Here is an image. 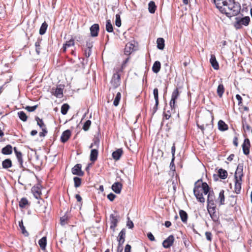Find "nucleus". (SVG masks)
I'll use <instances>...</instances> for the list:
<instances>
[{
  "instance_id": "052dcab7",
  "label": "nucleus",
  "mask_w": 252,
  "mask_h": 252,
  "mask_svg": "<svg viewBox=\"0 0 252 252\" xmlns=\"http://www.w3.org/2000/svg\"><path fill=\"white\" fill-rule=\"evenodd\" d=\"M205 236H206V239L207 240L209 241H212V233L210 232H205Z\"/></svg>"
},
{
  "instance_id": "e433bc0d",
  "label": "nucleus",
  "mask_w": 252,
  "mask_h": 252,
  "mask_svg": "<svg viewBox=\"0 0 252 252\" xmlns=\"http://www.w3.org/2000/svg\"><path fill=\"white\" fill-rule=\"evenodd\" d=\"M217 92L219 96L221 97L224 92V88L222 84H219Z\"/></svg>"
},
{
  "instance_id": "f3484780",
  "label": "nucleus",
  "mask_w": 252,
  "mask_h": 252,
  "mask_svg": "<svg viewBox=\"0 0 252 252\" xmlns=\"http://www.w3.org/2000/svg\"><path fill=\"white\" fill-rule=\"evenodd\" d=\"M12 146L8 144L1 149V152L3 155H9L12 153Z\"/></svg>"
},
{
  "instance_id": "a878e982",
  "label": "nucleus",
  "mask_w": 252,
  "mask_h": 252,
  "mask_svg": "<svg viewBox=\"0 0 252 252\" xmlns=\"http://www.w3.org/2000/svg\"><path fill=\"white\" fill-rule=\"evenodd\" d=\"M197 126H198V128H199L202 132L203 133H204V131L205 129H210L211 130H212V129L213 128V125L212 124H206L205 125H199L198 124H197Z\"/></svg>"
},
{
  "instance_id": "c756f323",
  "label": "nucleus",
  "mask_w": 252,
  "mask_h": 252,
  "mask_svg": "<svg viewBox=\"0 0 252 252\" xmlns=\"http://www.w3.org/2000/svg\"><path fill=\"white\" fill-rule=\"evenodd\" d=\"M53 94L58 98H62L63 96V90L62 88L57 87L54 92H53Z\"/></svg>"
},
{
  "instance_id": "c9c22d12",
  "label": "nucleus",
  "mask_w": 252,
  "mask_h": 252,
  "mask_svg": "<svg viewBox=\"0 0 252 252\" xmlns=\"http://www.w3.org/2000/svg\"><path fill=\"white\" fill-rule=\"evenodd\" d=\"M38 244L42 250H44L47 245V239L46 237H43L38 241Z\"/></svg>"
},
{
  "instance_id": "4468645a",
  "label": "nucleus",
  "mask_w": 252,
  "mask_h": 252,
  "mask_svg": "<svg viewBox=\"0 0 252 252\" xmlns=\"http://www.w3.org/2000/svg\"><path fill=\"white\" fill-rule=\"evenodd\" d=\"M99 30V26L97 24L93 25L90 28L91 35L93 37H96L98 35Z\"/></svg>"
},
{
  "instance_id": "2eb2a0df",
  "label": "nucleus",
  "mask_w": 252,
  "mask_h": 252,
  "mask_svg": "<svg viewBox=\"0 0 252 252\" xmlns=\"http://www.w3.org/2000/svg\"><path fill=\"white\" fill-rule=\"evenodd\" d=\"M71 136V131L69 129L64 131L61 136V141L64 143L66 142Z\"/></svg>"
},
{
  "instance_id": "f257e3e1",
  "label": "nucleus",
  "mask_w": 252,
  "mask_h": 252,
  "mask_svg": "<svg viewBox=\"0 0 252 252\" xmlns=\"http://www.w3.org/2000/svg\"><path fill=\"white\" fill-rule=\"evenodd\" d=\"M210 188L206 182H202V180L197 181L194 184L193 193L197 200L201 203L205 202V199L203 196V193L207 194Z\"/></svg>"
},
{
  "instance_id": "1a4fd4ad",
  "label": "nucleus",
  "mask_w": 252,
  "mask_h": 252,
  "mask_svg": "<svg viewBox=\"0 0 252 252\" xmlns=\"http://www.w3.org/2000/svg\"><path fill=\"white\" fill-rule=\"evenodd\" d=\"M82 165L81 164H76L71 169V172L73 175L79 176H82L84 173L81 170Z\"/></svg>"
},
{
  "instance_id": "6e6552de",
  "label": "nucleus",
  "mask_w": 252,
  "mask_h": 252,
  "mask_svg": "<svg viewBox=\"0 0 252 252\" xmlns=\"http://www.w3.org/2000/svg\"><path fill=\"white\" fill-rule=\"evenodd\" d=\"M208 198H207V207H216L214 203L215 195L213 190L210 191L208 192Z\"/></svg>"
},
{
  "instance_id": "7ed1b4c3",
  "label": "nucleus",
  "mask_w": 252,
  "mask_h": 252,
  "mask_svg": "<svg viewBox=\"0 0 252 252\" xmlns=\"http://www.w3.org/2000/svg\"><path fill=\"white\" fill-rule=\"evenodd\" d=\"M237 21L234 23V26L236 29H240L242 28V25L247 26L249 25L250 21V18L249 16H245L244 18L239 19L236 18Z\"/></svg>"
},
{
  "instance_id": "4be33fe9",
  "label": "nucleus",
  "mask_w": 252,
  "mask_h": 252,
  "mask_svg": "<svg viewBox=\"0 0 252 252\" xmlns=\"http://www.w3.org/2000/svg\"><path fill=\"white\" fill-rule=\"evenodd\" d=\"M123 154V150L122 149H118L112 153L113 158L116 160H119Z\"/></svg>"
},
{
  "instance_id": "b1692460",
  "label": "nucleus",
  "mask_w": 252,
  "mask_h": 252,
  "mask_svg": "<svg viewBox=\"0 0 252 252\" xmlns=\"http://www.w3.org/2000/svg\"><path fill=\"white\" fill-rule=\"evenodd\" d=\"M98 150L96 149H92L90 154V160L94 162L96 160L98 156Z\"/></svg>"
},
{
  "instance_id": "69168bd1",
  "label": "nucleus",
  "mask_w": 252,
  "mask_h": 252,
  "mask_svg": "<svg viewBox=\"0 0 252 252\" xmlns=\"http://www.w3.org/2000/svg\"><path fill=\"white\" fill-rule=\"evenodd\" d=\"M175 150H176L175 146V144H174L171 148L172 156V158H173V159H175Z\"/></svg>"
},
{
  "instance_id": "f704fd0d",
  "label": "nucleus",
  "mask_w": 252,
  "mask_h": 252,
  "mask_svg": "<svg viewBox=\"0 0 252 252\" xmlns=\"http://www.w3.org/2000/svg\"><path fill=\"white\" fill-rule=\"evenodd\" d=\"M32 192H33L34 196L36 199H38L40 197L41 194V191L40 190V189L38 187H33L32 188Z\"/></svg>"
},
{
  "instance_id": "473e14b6",
  "label": "nucleus",
  "mask_w": 252,
  "mask_h": 252,
  "mask_svg": "<svg viewBox=\"0 0 252 252\" xmlns=\"http://www.w3.org/2000/svg\"><path fill=\"white\" fill-rule=\"evenodd\" d=\"M218 175L220 178L225 179L227 177L228 174L225 170L220 168L218 171Z\"/></svg>"
},
{
  "instance_id": "864d4df0",
  "label": "nucleus",
  "mask_w": 252,
  "mask_h": 252,
  "mask_svg": "<svg viewBox=\"0 0 252 252\" xmlns=\"http://www.w3.org/2000/svg\"><path fill=\"white\" fill-rule=\"evenodd\" d=\"M242 126L244 130L249 131L250 130V126L247 123L246 120L242 121Z\"/></svg>"
},
{
  "instance_id": "bf43d9fd",
  "label": "nucleus",
  "mask_w": 252,
  "mask_h": 252,
  "mask_svg": "<svg viewBox=\"0 0 252 252\" xmlns=\"http://www.w3.org/2000/svg\"><path fill=\"white\" fill-rule=\"evenodd\" d=\"M74 40L70 39L69 41H66V42L64 44L66 46H67V47H69L71 46L74 45Z\"/></svg>"
},
{
  "instance_id": "6ab92c4d",
  "label": "nucleus",
  "mask_w": 252,
  "mask_h": 252,
  "mask_svg": "<svg viewBox=\"0 0 252 252\" xmlns=\"http://www.w3.org/2000/svg\"><path fill=\"white\" fill-rule=\"evenodd\" d=\"M126 237V229L123 228L119 233V236L118 237V241L119 242V244H123Z\"/></svg>"
},
{
  "instance_id": "5701e85b",
  "label": "nucleus",
  "mask_w": 252,
  "mask_h": 252,
  "mask_svg": "<svg viewBox=\"0 0 252 252\" xmlns=\"http://www.w3.org/2000/svg\"><path fill=\"white\" fill-rule=\"evenodd\" d=\"M19 206L21 208H25L29 206V203L28 199L25 197H23L19 202Z\"/></svg>"
},
{
  "instance_id": "bb28decb",
  "label": "nucleus",
  "mask_w": 252,
  "mask_h": 252,
  "mask_svg": "<svg viewBox=\"0 0 252 252\" xmlns=\"http://www.w3.org/2000/svg\"><path fill=\"white\" fill-rule=\"evenodd\" d=\"M160 67V63L159 61H156L152 66V70L154 73H157L159 71Z\"/></svg>"
},
{
  "instance_id": "dca6fc26",
  "label": "nucleus",
  "mask_w": 252,
  "mask_h": 252,
  "mask_svg": "<svg viewBox=\"0 0 252 252\" xmlns=\"http://www.w3.org/2000/svg\"><path fill=\"white\" fill-rule=\"evenodd\" d=\"M123 185L120 182H115L112 186V190L117 194L121 192L122 189Z\"/></svg>"
},
{
  "instance_id": "a19ab883",
  "label": "nucleus",
  "mask_w": 252,
  "mask_h": 252,
  "mask_svg": "<svg viewBox=\"0 0 252 252\" xmlns=\"http://www.w3.org/2000/svg\"><path fill=\"white\" fill-rule=\"evenodd\" d=\"M35 120L37 122V125L41 128H46V125L44 123L42 119H40L38 117L36 116L35 117Z\"/></svg>"
},
{
  "instance_id": "0e129e2a",
  "label": "nucleus",
  "mask_w": 252,
  "mask_h": 252,
  "mask_svg": "<svg viewBox=\"0 0 252 252\" xmlns=\"http://www.w3.org/2000/svg\"><path fill=\"white\" fill-rule=\"evenodd\" d=\"M236 98L238 101V104L239 105H241V104L242 103V97L239 94H237L236 95Z\"/></svg>"
},
{
  "instance_id": "8fccbe9b",
  "label": "nucleus",
  "mask_w": 252,
  "mask_h": 252,
  "mask_svg": "<svg viewBox=\"0 0 252 252\" xmlns=\"http://www.w3.org/2000/svg\"><path fill=\"white\" fill-rule=\"evenodd\" d=\"M153 94L154 96V98L155 99V101H157V103L158 104V89L157 88H155L154 89Z\"/></svg>"
},
{
  "instance_id": "c85d7f7f",
  "label": "nucleus",
  "mask_w": 252,
  "mask_h": 252,
  "mask_svg": "<svg viewBox=\"0 0 252 252\" xmlns=\"http://www.w3.org/2000/svg\"><path fill=\"white\" fill-rule=\"evenodd\" d=\"M179 215L182 221L184 223H186L188 218V215L187 213L185 211L180 210L179 211Z\"/></svg>"
},
{
  "instance_id": "9b49d317",
  "label": "nucleus",
  "mask_w": 252,
  "mask_h": 252,
  "mask_svg": "<svg viewBox=\"0 0 252 252\" xmlns=\"http://www.w3.org/2000/svg\"><path fill=\"white\" fill-rule=\"evenodd\" d=\"M174 241V237L173 235H171L163 241L162 246L165 248H169L173 245Z\"/></svg>"
},
{
  "instance_id": "423d86ee",
  "label": "nucleus",
  "mask_w": 252,
  "mask_h": 252,
  "mask_svg": "<svg viewBox=\"0 0 252 252\" xmlns=\"http://www.w3.org/2000/svg\"><path fill=\"white\" fill-rule=\"evenodd\" d=\"M179 95V92L178 88H176L172 92V96H171V99L170 102V105L172 109L175 108L176 100L178 98Z\"/></svg>"
},
{
  "instance_id": "393cba45",
  "label": "nucleus",
  "mask_w": 252,
  "mask_h": 252,
  "mask_svg": "<svg viewBox=\"0 0 252 252\" xmlns=\"http://www.w3.org/2000/svg\"><path fill=\"white\" fill-rule=\"evenodd\" d=\"M218 128L220 131H225L228 129V126L222 120H220L218 122Z\"/></svg>"
},
{
  "instance_id": "37998d69",
  "label": "nucleus",
  "mask_w": 252,
  "mask_h": 252,
  "mask_svg": "<svg viewBox=\"0 0 252 252\" xmlns=\"http://www.w3.org/2000/svg\"><path fill=\"white\" fill-rule=\"evenodd\" d=\"M69 108V106L66 103L63 104L61 107V113L63 115H65Z\"/></svg>"
},
{
  "instance_id": "aec40b11",
  "label": "nucleus",
  "mask_w": 252,
  "mask_h": 252,
  "mask_svg": "<svg viewBox=\"0 0 252 252\" xmlns=\"http://www.w3.org/2000/svg\"><path fill=\"white\" fill-rule=\"evenodd\" d=\"M134 46L130 43L126 44L125 48V54L126 55L130 54L134 50Z\"/></svg>"
},
{
  "instance_id": "ea45409f",
  "label": "nucleus",
  "mask_w": 252,
  "mask_h": 252,
  "mask_svg": "<svg viewBox=\"0 0 252 252\" xmlns=\"http://www.w3.org/2000/svg\"><path fill=\"white\" fill-rule=\"evenodd\" d=\"M48 24L46 22L43 23L39 29V34L41 35L44 34L47 30Z\"/></svg>"
},
{
  "instance_id": "a18cd8bd",
  "label": "nucleus",
  "mask_w": 252,
  "mask_h": 252,
  "mask_svg": "<svg viewBox=\"0 0 252 252\" xmlns=\"http://www.w3.org/2000/svg\"><path fill=\"white\" fill-rule=\"evenodd\" d=\"M121 93L120 92L117 93V94L115 97L114 102H113L114 105H115V106H117L119 105L120 100L121 99Z\"/></svg>"
},
{
  "instance_id": "e2e57ef3",
  "label": "nucleus",
  "mask_w": 252,
  "mask_h": 252,
  "mask_svg": "<svg viewBox=\"0 0 252 252\" xmlns=\"http://www.w3.org/2000/svg\"><path fill=\"white\" fill-rule=\"evenodd\" d=\"M128 221L127 222V223H126V226L129 228H132L134 226V224H133V223L132 221L130 220H129V219L128 218Z\"/></svg>"
},
{
  "instance_id": "39448f33",
  "label": "nucleus",
  "mask_w": 252,
  "mask_h": 252,
  "mask_svg": "<svg viewBox=\"0 0 252 252\" xmlns=\"http://www.w3.org/2000/svg\"><path fill=\"white\" fill-rule=\"evenodd\" d=\"M216 206L207 207V210L210 215V217L212 220L215 222H217L219 220V216L216 212Z\"/></svg>"
},
{
  "instance_id": "49530a36",
  "label": "nucleus",
  "mask_w": 252,
  "mask_h": 252,
  "mask_svg": "<svg viewBox=\"0 0 252 252\" xmlns=\"http://www.w3.org/2000/svg\"><path fill=\"white\" fill-rule=\"evenodd\" d=\"M224 191L223 190H220V191L219 193V198L220 200V204H221V205H223L224 204L225 198H224Z\"/></svg>"
},
{
  "instance_id": "f8f14e48",
  "label": "nucleus",
  "mask_w": 252,
  "mask_h": 252,
  "mask_svg": "<svg viewBox=\"0 0 252 252\" xmlns=\"http://www.w3.org/2000/svg\"><path fill=\"white\" fill-rule=\"evenodd\" d=\"M250 141L249 139L246 138L244 140V142L242 144V149L243 153L245 155H248L250 153Z\"/></svg>"
},
{
  "instance_id": "7c9ffc66",
  "label": "nucleus",
  "mask_w": 252,
  "mask_h": 252,
  "mask_svg": "<svg viewBox=\"0 0 252 252\" xmlns=\"http://www.w3.org/2000/svg\"><path fill=\"white\" fill-rule=\"evenodd\" d=\"M157 6L153 1H150L148 4V9L150 13L153 14L155 12Z\"/></svg>"
},
{
  "instance_id": "c03bdc74",
  "label": "nucleus",
  "mask_w": 252,
  "mask_h": 252,
  "mask_svg": "<svg viewBox=\"0 0 252 252\" xmlns=\"http://www.w3.org/2000/svg\"><path fill=\"white\" fill-rule=\"evenodd\" d=\"M19 226L22 230V233L26 236H28L29 233L26 230L22 220H21L19 222Z\"/></svg>"
},
{
  "instance_id": "412c9836",
  "label": "nucleus",
  "mask_w": 252,
  "mask_h": 252,
  "mask_svg": "<svg viewBox=\"0 0 252 252\" xmlns=\"http://www.w3.org/2000/svg\"><path fill=\"white\" fill-rule=\"evenodd\" d=\"M235 187H234V191L235 193L237 194H239L240 193L241 189V181L242 180L239 179H235Z\"/></svg>"
},
{
  "instance_id": "de8ad7c7",
  "label": "nucleus",
  "mask_w": 252,
  "mask_h": 252,
  "mask_svg": "<svg viewBox=\"0 0 252 252\" xmlns=\"http://www.w3.org/2000/svg\"><path fill=\"white\" fill-rule=\"evenodd\" d=\"M73 181L74 182V187L78 188L80 186L81 184V179L78 177H74L73 178Z\"/></svg>"
},
{
  "instance_id": "338daca9",
  "label": "nucleus",
  "mask_w": 252,
  "mask_h": 252,
  "mask_svg": "<svg viewBox=\"0 0 252 252\" xmlns=\"http://www.w3.org/2000/svg\"><path fill=\"white\" fill-rule=\"evenodd\" d=\"M131 246L129 244L126 245L125 248V252H130Z\"/></svg>"
},
{
  "instance_id": "680f3d73",
  "label": "nucleus",
  "mask_w": 252,
  "mask_h": 252,
  "mask_svg": "<svg viewBox=\"0 0 252 252\" xmlns=\"http://www.w3.org/2000/svg\"><path fill=\"white\" fill-rule=\"evenodd\" d=\"M147 237L150 241H155V238L151 232H148L147 233Z\"/></svg>"
},
{
  "instance_id": "58836bf2",
  "label": "nucleus",
  "mask_w": 252,
  "mask_h": 252,
  "mask_svg": "<svg viewBox=\"0 0 252 252\" xmlns=\"http://www.w3.org/2000/svg\"><path fill=\"white\" fill-rule=\"evenodd\" d=\"M42 41L41 38H38L37 40L35 43V51L37 55H39L40 53V44Z\"/></svg>"
},
{
  "instance_id": "ddd939ff",
  "label": "nucleus",
  "mask_w": 252,
  "mask_h": 252,
  "mask_svg": "<svg viewBox=\"0 0 252 252\" xmlns=\"http://www.w3.org/2000/svg\"><path fill=\"white\" fill-rule=\"evenodd\" d=\"M228 0H214L216 7L223 13V8L225 7Z\"/></svg>"
},
{
  "instance_id": "9d476101",
  "label": "nucleus",
  "mask_w": 252,
  "mask_h": 252,
  "mask_svg": "<svg viewBox=\"0 0 252 252\" xmlns=\"http://www.w3.org/2000/svg\"><path fill=\"white\" fill-rule=\"evenodd\" d=\"M243 164H239L235 173V179L242 180L243 176Z\"/></svg>"
},
{
  "instance_id": "603ef678",
  "label": "nucleus",
  "mask_w": 252,
  "mask_h": 252,
  "mask_svg": "<svg viewBox=\"0 0 252 252\" xmlns=\"http://www.w3.org/2000/svg\"><path fill=\"white\" fill-rule=\"evenodd\" d=\"M37 107H38L37 105H34L33 106H27L25 107V109L29 112H33L36 110V109L37 108Z\"/></svg>"
},
{
  "instance_id": "0eeeda50",
  "label": "nucleus",
  "mask_w": 252,
  "mask_h": 252,
  "mask_svg": "<svg viewBox=\"0 0 252 252\" xmlns=\"http://www.w3.org/2000/svg\"><path fill=\"white\" fill-rule=\"evenodd\" d=\"M119 218V216L118 215H115V214H112L110 216V228L111 229L114 230L115 227L117 225V223L118 222V219Z\"/></svg>"
},
{
  "instance_id": "cd10ccee",
  "label": "nucleus",
  "mask_w": 252,
  "mask_h": 252,
  "mask_svg": "<svg viewBox=\"0 0 252 252\" xmlns=\"http://www.w3.org/2000/svg\"><path fill=\"white\" fill-rule=\"evenodd\" d=\"M12 165L11 160L9 158H7L2 162V167L4 169H8L11 167Z\"/></svg>"
},
{
  "instance_id": "72a5a7b5",
  "label": "nucleus",
  "mask_w": 252,
  "mask_h": 252,
  "mask_svg": "<svg viewBox=\"0 0 252 252\" xmlns=\"http://www.w3.org/2000/svg\"><path fill=\"white\" fill-rule=\"evenodd\" d=\"M16 157L17 158V159L18 160V161L20 165V167L21 168H24L23 166V155L22 153L20 152L16 154Z\"/></svg>"
},
{
  "instance_id": "6e6d98bb",
  "label": "nucleus",
  "mask_w": 252,
  "mask_h": 252,
  "mask_svg": "<svg viewBox=\"0 0 252 252\" xmlns=\"http://www.w3.org/2000/svg\"><path fill=\"white\" fill-rule=\"evenodd\" d=\"M116 197V195L113 193H110L107 195L108 199L111 201H113Z\"/></svg>"
},
{
  "instance_id": "13d9d810",
  "label": "nucleus",
  "mask_w": 252,
  "mask_h": 252,
  "mask_svg": "<svg viewBox=\"0 0 252 252\" xmlns=\"http://www.w3.org/2000/svg\"><path fill=\"white\" fill-rule=\"evenodd\" d=\"M67 220V217L64 216L61 218L60 220H61V224L62 225H64L66 222V220Z\"/></svg>"
},
{
  "instance_id": "09e8293b",
  "label": "nucleus",
  "mask_w": 252,
  "mask_h": 252,
  "mask_svg": "<svg viewBox=\"0 0 252 252\" xmlns=\"http://www.w3.org/2000/svg\"><path fill=\"white\" fill-rule=\"evenodd\" d=\"M115 25L118 27H120L121 26V17L119 14L116 15Z\"/></svg>"
},
{
  "instance_id": "3c124183",
  "label": "nucleus",
  "mask_w": 252,
  "mask_h": 252,
  "mask_svg": "<svg viewBox=\"0 0 252 252\" xmlns=\"http://www.w3.org/2000/svg\"><path fill=\"white\" fill-rule=\"evenodd\" d=\"M91 124V121L90 120H87L84 124L83 129L85 131H87L89 129Z\"/></svg>"
},
{
  "instance_id": "4d7b16f0",
  "label": "nucleus",
  "mask_w": 252,
  "mask_h": 252,
  "mask_svg": "<svg viewBox=\"0 0 252 252\" xmlns=\"http://www.w3.org/2000/svg\"><path fill=\"white\" fill-rule=\"evenodd\" d=\"M93 144L94 146H95L97 148H98L99 144V139L97 137H94L93 139Z\"/></svg>"
},
{
  "instance_id": "4c0bfd02",
  "label": "nucleus",
  "mask_w": 252,
  "mask_h": 252,
  "mask_svg": "<svg viewBox=\"0 0 252 252\" xmlns=\"http://www.w3.org/2000/svg\"><path fill=\"white\" fill-rule=\"evenodd\" d=\"M106 30L108 32H113V27L110 20H107L106 22Z\"/></svg>"
},
{
  "instance_id": "5fc2aeb1",
  "label": "nucleus",
  "mask_w": 252,
  "mask_h": 252,
  "mask_svg": "<svg viewBox=\"0 0 252 252\" xmlns=\"http://www.w3.org/2000/svg\"><path fill=\"white\" fill-rule=\"evenodd\" d=\"M41 129H42V131L39 132V135L40 137H44L46 135V134L47 133L48 131L47 130L46 127L44 128H41Z\"/></svg>"
},
{
  "instance_id": "a211bd4d",
  "label": "nucleus",
  "mask_w": 252,
  "mask_h": 252,
  "mask_svg": "<svg viewBox=\"0 0 252 252\" xmlns=\"http://www.w3.org/2000/svg\"><path fill=\"white\" fill-rule=\"evenodd\" d=\"M210 62L214 69H215V70L219 69V63L216 60V57L214 55L212 54L211 55Z\"/></svg>"
},
{
  "instance_id": "f03ea898",
  "label": "nucleus",
  "mask_w": 252,
  "mask_h": 252,
  "mask_svg": "<svg viewBox=\"0 0 252 252\" xmlns=\"http://www.w3.org/2000/svg\"><path fill=\"white\" fill-rule=\"evenodd\" d=\"M241 9L240 4L234 0H228L225 7L223 8V13L228 17H231L238 15Z\"/></svg>"
},
{
  "instance_id": "2f4dec72",
  "label": "nucleus",
  "mask_w": 252,
  "mask_h": 252,
  "mask_svg": "<svg viewBox=\"0 0 252 252\" xmlns=\"http://www.w3.org/2000/svg\"><path fill=\"white\" fill-rule=\"evenodd\" d=\"M157 47L159 50H163L164 48V40L163 38H158L157 41Z\"/></svg>"
},
{
  "instance_id": "79ce46f5",
  "label": "nucleus",
  "mask_w": 252,
  "mask_h": 252,
  "mask_svg": "<svg viewBox=\"0 0 252 252\" xmlns=\"http://www.w3.org/2000/svg\"><path fill=\"white\" fill-rule=\"evenodd\" d=\"M18 116L19 119L23 122H26L27 120V116L24 111H19L18 112Z\"/></svg>"
},
{
  "instance_id": "774afa93",
  "label": "nucleus",
  "mask_w": 252,
  "mask_h": 252,
  "mask_svg": "<svg viewBox=\"0 0 252 252\" xmlns=\"http://www.w3.org/2000/svg\"><path fill=\"white\" fill-rule=\"evenodd\" d=\"M123 251V244H118L117 252H122Z\"/></svg>"
},
{
  "instance_id": "20e7f679",
  "label": "nucleus",
  "mask_w": 252,
  "mask_h": 252,
  "mask_svg": "<svg viewBox=\"0 0 252 252\" xmlns=\"http://www.w3.org/2000/svg\"><path fill=\"white\" fill-rule=\"evenodd\" d=\"M121 83V76L119 71H117L113 75L111 83L115 88L120 86Z\"/></svg>"
}]
</instances>
